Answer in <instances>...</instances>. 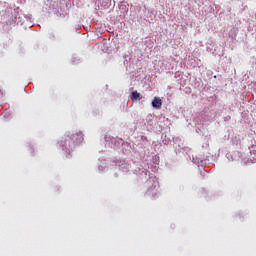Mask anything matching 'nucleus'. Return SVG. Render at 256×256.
<instances>
[{"instance_id": "nucleus-1", "label": "nucleus", "mask_w": 256, "mask_h": 256, "mask_svg": "<svg viewBox=\"0 0 256 256\" xmlns=\"http://www.w3.org/2000/svg\"><path fill=\"white\" fill-rule=\"evenodd\" d=\"M80 142H83V134L81 131H78L73 134H67V136L63 137L60 141V146L64 151L70 153Z\"/></svg>"}, {"instance_id": "nucleus-2", "label": "nucleus", "mask_w": 256, "mask_h": 256, "mask_svg": "<svg viewBox=\"0 0 256 256\" xmlns=\"http://www.w3.org/2000/svg\"><path fill=\"white\" fill-rule=\"evenodd\" d=\"M163 102L160 99V97H154V99L152 100V107L156 108V109H161Z\"/></svg>"}, {"instance_id": "nucleus-3", "label": "nucleus", "mask_w": 256, "mask_h": 256, "mask_svg": "<svg viewBox=\"0 0 256 256\" xmlns=\"http://www.w3.org/2000/svg\"><path fill=\"white\" fill-rule=\"evenodd\" d=\"M131 100L135 102L136 100H141V94L138 91H133L131 94Z\"/></svg>"}]
</instances>
